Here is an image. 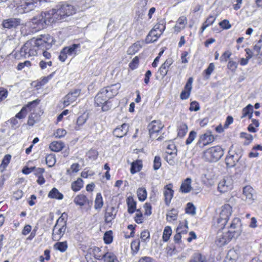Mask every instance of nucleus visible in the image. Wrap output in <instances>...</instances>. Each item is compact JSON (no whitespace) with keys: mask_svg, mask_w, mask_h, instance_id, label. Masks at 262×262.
Masks as SVG:
<instances>
[{"mask_svg":"<svg viewBox=\"0 0 262 262\" xmlns=\"http://www.w3.org/2000/svg\"><path fill=\"white\" fill-rule=\"evenodd\" d=\"M75 13L74 7L67 4H60L55 8L44 13L43 21L47 25L54 23L57 20H62L68 16Z\"/></svg>","mask_w":262,"mask_h":262,"instance_id":"obj_2","label":"nucleus"},{"mask_svg":"<svg viewBox=\"0 0 262 262\" xmlns=\"http://www.w3.org/2000/svg\"><path fill=\"white\" fill-rule=\"evenodd\" d=\"M82 187V179L78 178L77 181L72 183V189L76 192L80 190Z\"/></svg>","mask_w":262,"mask_h":262,"instance_id":"obj_42","label":"nucleus"},{"mask_svg":"<svg viewBox=\"0 0 262 262\" xmlns=\"http://www.w3.org/2000/svg\"><path fill=\"white\" fill-rule=\"evenodd\" d=\"M128 125L127 123H123L121 125L116 127L113 131L114 136L121 138L126 135L128 131Z\"/></svg>","mask_w":262,"mask_h":262,"instance_id":"obj_15","label":"nucleus"},{"mask_svg":"<svg viewBox=\"0 0 262 262\" xmlns=\"http://www.w3.org/2000/svg\"><path fill=\"white\" fill-rule=\"evenodd\" d=\"M153 168L155 170H158L161 166V159L160 156H156L154 160Z\"/></svg>","mask_w":262,"mask_h":262,"instance_id":"obj_48","label":"nucleus"},{"mask_svg":"<svg viewBox=\"0 0 262 262\" xmlns=\"http://www.w3.org/2000/svg\"><path fill=\"white\" fill-rule=\"evenodd\" d=\"M64 147V144L61 141H53L50 145L51 150L58 152L61 150Z\"/></svg>","mask_w":262,"mask_h":262,"instance_id":"obj_27","label":"nucleus"},{"mask_svg":"<svg viewBox=\"0 0 262 262\" xmlns=\"http://www.w3.org/2000/svg\"><path fill=\"white\" fill-rule=\"evenodd\" d=\"M196 137V132L194 130H191L188 135V137L186 140V144L189 145L194 140V139Z\"/></svg>","mask_w":262,"mask_h":262,"instance_id":"obj_50","label":"nucleus"},{"mask_svg":"<svg viewBox=\"0 0 262 262\" xmlns=\"http://www.w3.org/2000/svg\"><path fill=\"white\" fill-rule=\"evenodd\" d=\"M214 139L211 132L210 130H207L205 133L200 136L196 145L201 148H203L212 143Z\"/></svg>","mask_w":262,"mask_h":262,"instance_id":"obj_7","label":"nucleus"},{"mask_svg":"<svg viewBox=\"0 0 262 262\" xmlns=\"http://www.w3.org/2000/svg\"><path fill=\"white\" fill-rule=\"evenodd\" d=\"M137 195L140 201L143 202L147 198V191L145 188H139L137 190Z\"/></svg>","mask_w":262,"mask_h":262,"instance_id":"obj_34","label":"nucleus"},{"mask_svg":"<svg viewBox=\"0 0 262 262\" xmlns=\"http://www.w3.org/2000/svg\"><path fill=\"white\" fill-rule=\"evenodd\" d=\"M233 145H232L229 150L228 152V155H227L225 159V163L228 167H234L236 163L239 161L237 159L236 157H235V155H233L231 153L232 149L233 148Z\"/></svg>","mask_w":262,"mask_h":262,"instance_id":"obj_13","label":"nucleus"},{"mask_svg":"<svg viewBox=\"0 0 262 262\" xmlns=\"http://www.w3.org/2000/svg\"><path fill=\"white\" fill-rule=\"evenodd\" d=\"M65 48L69 56L75 57L81 53V45L80 43H74Z\"/></svg>","mask_w":262,"mask_h":262,"instance_id":"obj_16","label":"nucleus"},{"mask_svg":"<svg viewBox=\"0 0 262 262\" xmlns=\"http://www.w3.org/2000/svg\"><path fill=\"white\" fill-rule=\"evenodd\" d=\"M235 234V231L228 230L226 232H224L221 235L217 236L215 240V244L218 247H223L229 243Z\"/></svg>","mask_w":262,"mask_h":262,"instance_id":"obj_6","label":"nucleus"},{"mask_svg":"<svg viewBox=\"0 0 262 262\" xmlns=\"http://www.w3.org/2000/svg\"><path fill=\"white\" fill-rule=\"evenodd\" d=\"M232 213V207L230 205L225 204L222 207L220 214L213 219V225L219 230L224 229Z\"/></svg>","mask_w":262,"mask_h":262,"instance_id":"obj_3","label":"nucleus"},{"mask_svg":"<svg viewBox=\"0 0 262 262\" xmlns=\"http://www.w3.org/2000/svg\"><path fill=\"white\" fill-rule=\"evenodd\" d=\"M98 156V152L95 149L89 150L86 155V157L91 160H96Z\"/></svg>","mask_w":262,"mask_h":262,"instance_id":"obj_54","label":"nucleus"},{"mask_svg":"<svg viewBox=\"0 0 262 262\" xmlns=\"http://www.w3.org/2000/svg\"><path fill=\"white\" fill-rule=\"evenodd\" d=\"M27 112V107L24 106L20 112L16 114L15 118L19 119L24 118L26 116Z\"/></svg>","mask_w":262,"mask_h":262,"instance_id":"obj_58","label":"nucleus"},{"mask_svg":"<svg viewBox=\"0 0 262 262\" xmlns=\"http://www.w3.org/2000/svg\"><path fill=\"white\" fill-rule=\"evenodd\" d=\"M191 182L192 180L190 178H187L186 179H185L182 182L180 186V191L182 193H184L189 192L192 189V187L191 186Z\"/></svg>","mask_w":262,"mask_h":262,"instance_id":"obj_21","label":"nucleus"},{"mask_svg":"<svg viewBox=\"0 0 262 262\" xmlns=\"http://www.w3.org/2000/svg\"><path fill=\"white\" fill-rule=\"evenodd\" d=\"M75 100L74 97H73V94L69 93L64 97L63 103L64 106H67Z\"/></svg>","mask_w":262,"mask_h":262,"instance_id":"obj_43","label":"nucleus"},{"mask_svg":"<svg viewBox=\"0 0 262 262\" xmlns=\"http://www.w3.org/2000/svg\"><path fill=\"white\" fill-rule=\"evenodd\" d=\"M239 250L230 249L227 254L224 262H236L239 257Z\"/></svg>","mask_w":262,"mask_h":262,"instance_id":"obj_18","label":"nucleus"},{"mask_svg":"<svg viewBox=\"0 0 262 262\" xmlns=\"http://www.w3.org/2000/svg\"><path fill=\"white\" fill-rule=\"evenodd\" d=\"M232 181L230 178L222 180L218 184L217 189L221 193H225L232 189Z\"/></svg>","mask_w":262,"mask_h":262,"instance_id":"obj_10","label":"nucleus"},{"mask_svg":"<svg viewBox=\"0 0 262 262\" xmlns=\"http://www.w3.org/2000/svg\"><path fill=\"white\" fill-rule=\"evenodd\" d=\"M237 62L232 60H230L227 64V67L231 71L235 72L237 68Z\"/></svg>","mask_w":262,"mask_h":262,"instance_id":"obj_63","label":"nucleus"},{"mask_svg":"<svg viewBox=\"0 0 262 262\" xmlns=\"http://www.w3.org/2000/svg\"><path fill=\"white\" fill-rule=\"evenodd\" d=\"M103 205V198L101 193H98L95 200L94 208L95 209H100Z\"/></svg>","mask_w":262,"mask_h":262,"instance_id":"obj_31","label":"nucleus"},{"mask_svg":"<svg viewBox=\"0 0 262 262\" xmlns=\"http://www.w3.org/2000/svg\"><path fill=\"white\" fill-rule=\"evenodd\" d=\"M219 25L223 29H229L231 27V25H230L229 20L227 19H224L219 23Z\"/></svg>","mask_w":262,"mask_h":262,"instance_id":"obj_64","label":"nucleus"},{"mask_svg":"<svg viewBox=\"0 0 262 262\" xmlns=\"http://www.w3.org/2000/svg\"><path fill=\"white\" fill-rule=\"evenodd\" d=\"M231 55L232 53L229 50L226 51L223 53V54L220 57V60L221 62L227 61L228 59L230 58Z\"/></svg>","mask_w":262,"mask_h":262,"instance_id":"obj_53","label":"nucleus"},{"mask_svg":"<svg viewBox=\"0 0 262 262\" xmlns=\"http://www.w3.org/2000/svg\"><path fill=\"white\" fill-rule=\"evenodd\" d=\"M241 225V220L239 218L235 217L233 220L231 224L230 225V227H229L230 230H229L235 231L236 233L238 234V233H237V231L235 230V229H236L239 227H240Z\"/></svg>","mask_w":262,"mask_h":262,"instance_id":"obj_37","label":"nucleus"},{"mask_svg":"<svg viewBox=\"0 0 262 262\" xmlns=\"http://www.w3.org/2000/svg\"><path fill=\"white\" fill-rule=\"evenodd\" d=\"M224 150L220 146L211 147L204 152L206 160L209 162H216L223 156Z\"/></svg>","mask_w":262,"mask_h":262,"instance_id":"obj_4","label":"nucleus"},{"mask_svg":"<svg viewBox=\"0 0 262 262\" xmlns=\"http://www.w3.org/2000/svg\"><path fill=\"white\" fill-rule=\"evenodd\" d=\"M117 211H116V209L114 207H107L106 209V211L105 213V221L106 223H109L112 222L113 220H114L116 215Z\"/></svg>","mask_w":262,"mask_h":262,"instance_id":"obj_20","label":"nucleus"},{"mask_svg":"<svg viewBox=\"0 0 262 262\" xmlns=\"http://www.w3.org/2000/svg\"><path fill=\"white\" fill-rule=\"evenodd\" d=\"M54 247L60 252H63L67 250L68 246L66 242H58L54 245Z\"/></svg>","mask_w":262,"mask_h":262,"instance_id":"obj_44","label":"nucleus"},{"mask_svg":"<svg viewBox=\"0 0 262 262\" xmlns=\"http://www.w3.org/2000/svg\"><path fill=\"white\" fill-rule=\"evenodd\" d=\"M55 41L50 35H41V37L34 38L27 41L21 48L20 54L21 57L29 58L37 55L38 50L50 49Z\"/></svg>","mask_w":262,"mask_h":262,"instance_id":"obj_1","label":"nucleus"},{"mask_svg":"<svg viewBox=\"0 0 262 262\" xmlns=\"http://www.w3.org/2000/svg\"><path fill=\"white\" fill-rule=\"evenodd\" d=\"M173 60L172 58H167L165 62L161 65L159 69V72L161 75L162 78H163L168 72V68L173 63Z\"/></svg>","mask_w":262,"mask_h":262,"instance_id":"obj_17","label":"nucleus"},{"mask_svg":"<svg viewBox=\"0 0 262 262\" xmlns=\"http://www.w3.org/2000/svg\"><path fill=\"white\" fill-rule=\"evenodd\" d=\"M24 13H28L40 8L39 0H21L18 7Z\"/></svg>","mask_w":262,"mask_h":262,"instance_id":"obj_5","label":"nucleus"},{"mask_svg":"<svg viewBox=\"0 0 262 262\" xmlns=\"http://www.w3.org/2000/svg\"><path fill=\"white\" fill-rule=\"evenodd\" d=\"M116 256L112 252H106L102 255V259L104 262H113Z\"/></svg>","mask_w":262,"mask_h":262,"instance_id":"obj_33","label":"nucleus"},{"mask_svg":"<svg viewBox=\"0 0 262 262\" xmlns=\"http://www.w3.org/2000/svg\"><path fill=\"white\" fill-rule=\"evenodd\" d=\"M178 215V211L177 209L172 208L171 210L168 211L166 214V220L168 222L176 221L177 220Z\"/></svg>","mask_w":262,"mask_h":262,"instance_id":"obj_30","label":"nucleus"},{"mask_svg":"<svg viewBox=\"0 0 262 262\" xmlns=\"http://www.w3.org/2000/svg\"><path fill=\"white\" fill-rule=\"evenodd\" d=\"M21 24V20L18 18L11 17L4 19L2 25L3 28L7 29H13L16 28Z\"/></svg>","mask_w":262,"mask_h":262,"instance_id":"obj_9","label":"nucleus"},{"mask_svg":"<svg viewBox=\"0 0 262 262\" xmlns=\"http://www.w3.org/2000/svg\"><path fill=\"white\" fill-rule=\"evenodd\" d=\"M120 88L121 84L117 83L104 87L103 89L105 91V94L107 95V97L110 99H112L117 95Z\"/></svg>","mask_w":262,"mask_h":262,"instance_id":"obj_11","label":"nucleus"},{"mask_svg":"<svg viewBox=\"0 0 262 262\" xmlns=\"http://www.w3.org/2000/svg\"><path fill=\"white\" fill-rule=\"evenodd\" d=\"M165 28H166L165 21L164 19H162V20H161L159 23L156 24L154 26V27H153L152 30H153L156 32L158 30H159L160 32V33L162 34L163 33V32L164 31Z\"/></svg>","mask_w":262,"mask_h":262,"instance_id":"obj_32","label":"nucleus"},{"mask_svg":"<svg viewBox=\"0 0 262 262\" xmlns=\"http://www.w3.org/2000/svg\"><path fill=\"white\" fill-rule=\"evenodd\" d=\"M67 134V131L62 128H59L57 129L54 135L56 138H61L64 137Z\"/></svg>","mask_w":262,"mask_h":262,"instance_id":"obj_61","label":"nucleus"},{"mask_svg":"<svg viewBox=\"0 0 262 262\" xmlns=\"http://www.w3.org/2000/svg\"><path fill=\"white\" fill-rule=\"evenodd\" d=\"M196 208L192 203L189 202L187 204L186 208V213L187 214L194 215L196 213Z\"/></svg>","mask_w":262,"mask_h":262,"instance_id":"obj_45","label":"nucleus"},{"mask_svg":"<svg viewBox=\"0 0 262 262\" xmlns=\"http://www.w3.org/2000/svg\"><path fill=\"white\" fill-rule=\"evenodd\" d=\"M11 158V156L10 155H6L3 158L2 164L1 165V167L3 169H5L9 163L10 160Z\"/></svg>","mask_w":262,"mask_h":262,"instance_id":"obj_56","label":"nucleus"},{"mask_svg":"<svg viewBox=\"0 0 262 262\" xmlns=\"http://www.w3.org/2000/svg\"><path fill=\"white\" fill-rule=\"evenodd\" d=\"M141 48L142 46L141 45L140 41H138L134 43L132 46L129 47L127 51V53L128 55H134Z\"/></svg>","mask_w":262,"mask_h":262,"instance_id":"obj_28","label":"nucleus"},{"mask_svg":"<svg viewBox=\"0 0 262 262\" xmlns=\"http://www.w3.org/2000/svg\"><path fill=\"white\" fill-rule=\"evenodd\" d=\"M140 242L139 238L134 239L130 244V247L133 254H136L138 253L140 249Z\"/></svg>","mask_w":262,"mask_h":262,"instance_id":"obj_36","label":"nucleus"},{"mask_svg":"<svg viewBox=\"0 0 262 262\" xmlns=\"http://www.w3.org/2000/svg\"><path fill=\"white\" fill-rule=\"evenodd\" d=\"M214 69V64L213 63H210L207 68L204 70V72L205 73L206 76L207 77H209L211 74L212 72Z\"/></svg>","mask_w":262,"mask_h":262,"instance_id":"obj_62","label":"nucleus"},{"mask_svg":"<svg viewBox=\"0 0 262 262\" xmlns=\"http://www.w3.org/2000/svg\"><path fill=\"white\" fill-rule=\"evenodd\" d=\"M143 167L142 161L141 160H137L131 164L130 171L133 174L140 171Z\"/></svg>","mask_w":262,"mask_h":262,"instance_id":"obj_23","label":"nucleus"},{"mask_svg":"<svg viewBox=\"0 0 262 262\" xmlns=\"http://www.w3.org/2000/svg\"><path fill=\"white\" fill-rule=\"evenodd\" d=\"M243 152L244 150L241 146H236L233 154L235 155L237 160H240L243 156Z\"/></svg>","mask_w":262,"mask_h":262,"instance_id":"obj_49","label":"nucleus"},{"mask_svg":"<svg viewBox=\"0 0 262 262\" xmlns=\"http://www.w3.org/2000/svg\"><path fill=\"white\" fill-rule=\"evenodd\" d=\"M40 100L36 99L31 102H29L25 107H27V110L31 111L33 108H35L39 103Z\"/></svg>","mask_w":262,"mask_h":262,"instance_id":"obj_52","label":"nucleus"},{"mask_svg":"<svg viewBox=\"0 0 262 262\" xmlns=\"http://www.w3.org/2000/svg\"><path fill=\"white\" fill-rule=\"evenodd\" d=\"M127 211L129 214H133L136 210L137 202L132 196H128L126 200Z\"/></svg>","mask_w":262,"mask_h":262,"instance_id":"obj_24","label":"nucleus"},{"mask_svg":"<svg viewBox=\"0 0 262 262\" xmlns=\"http://www.w3.org/2000/svg\"><path fill=\"white\" fill-rule=\"evenodd\" d=\"M250 113H253V106L252 104H249L246 107H245L242 110V116L241 118H244L247 117Z\"/></svg>","mask_w":262,"mask_h":262,"instance_id":"obj_40","label":"nucleus"},{"mask_svg":"<svg viewBox=\"0 0 262 262\" xmlns=\"http://www.w3.org/2000/svg\"><path fill=\"white\" fill-rule=\"evenodd\" d=\"M94 251V259L100 260L102 259V255L103 253H101L100 248L97 247H93Z\"/></svg>","mask_w":262,"mask_h":262,"instance_id":"obj_55","label":"nucleus"},{"mask_svg":"<svg viewBox=\"0 0 262 262\" xmlns=\"http://www.w3.org/2000/svg\"><path fill=\"white\" fill-rule=\"evenodd\" d=\"M161 35V34H158L156 33V31L151 29L147 35L145 42L147 44L154 42L158 40Z\"/></svg>","mask_w":262,"mask_h":262,"instance_id":"obj_22","label":"nucleus"},{"mask_svg":"<svg viewBox=\"0 0 262 262\" xmlns=\"http://www.w3.org/2000/svg\"><path fill=\"white\" fill-rule=\"evenodd\" d=\"M188 229V223L187 221H186L185 225H182L180 223L178 227L177 228L176 231L179 232L181 234H185L187 232V230Z\"/></svg>","mask_w":262,"mask_h":262,"instance_id":"obj_47","label":"nucleus"},{"mask_svg":"<svg viewBox=\"0 0 262 262\" xmlns=\"http://www.w3.org/2000/svg\"><path fill=\"white\" fill-rule=\"evenodd\" d=\"M66 226L59 225L57 228L54 227L53 229L52 238L54 241H58L66 232Z\"/></svg>","mask_w":262,"mask_h":262,"instance_id":"obj_19","label":"nucleus"},{"mask_svg":"<svg viewBox=\"0 0 262 262\" xmlns=\"http://www.w3.org/2000/svg\"><path fill=\"white\" fill-rule=\"evenodd\" d=\"M189 262H207V260L205 255L195 252L191 256Z\"/></svg>","mask_w":262,"mask_h":262,"instance_id":"obj_26","label":"nucleus"},{"mask_svg":"<svg viewBox=\"0 0 262 262\" xmlns=\"http://www.w3.org/2000/svg\"><path fill=\"white\" fill-rule=\"evenodd\" d=\"M172 233V229L170 226H166L165 227L163 235H162V239L164 242H167Z\"/></svg>","mask_w":262,"mask_h":262,"instance_id":"obj_35","label":"nucleus"},{"mask_svg":"<svg viewBox=\"0 0 262 262\" xmlns=\"http://www.w3.org/2000/svg\"><path fill=\"white\" fill-rule=\"evenodd\" d=\"M67 214L63 213L57 220L56 224L55 225V228H57L59 225L66 226L67 221L65 220V217H67Z\"/></svg>","mask_w":262,"mask_h":262,"instance_id":"obj_41","label":"nucleus"},{"mask_svg":"<svg viewBox=\"0 0 262 262\" xmlns=\"http://www.w3.org/2000/svg\"><path fill=\"white\" fill-rule=\"evenodd\" d=\"M253 191V189L249 186H245L243 188V194L245 196L246 200L250 203L254 200Z\"/></svg>","mask_w":262,"mask_h":262,"instance_id":"obj_25","label":"nucleus"},{"mask_svg":"<svg viewBox=\"0 0 262 262\" xmlns=\"http://www.w3.org/2000/svg\"><path fill=\"white\" fill-rule=\"evenodd\" d=\"M38 120V116L34 114H31L29 116L28 120V124L30 126H33Z\"/></svg>","mask_w":262,"mask_h":262,"instance_id":"obj_51","label":"nucleus"},{"mask_svg":"<svg viewBox=\"0 0 262 262\" xmlns=\"http://www.w3.org/2000/svg\"><path fill=\"white\" fill-rule=\"evenodd\" d=\"M68 55V53L67 51L66 48H63L60 52V55H59L58 58L59 59L62 61L64 62L67 58Z\"/></svg>","mask_w":262,"mask_h":262,"instance_id":"obj_59","label":"nucleus"},{"mask_svg":"<svg viewBox=\"0 0 262 262\" xmlns=\"http://www.w3.org/2000/svg\"><path fill=\"white\" fill-rule=\"evenodd\" d=\"M188 131V126L185 123L181 124L178 128V136L183 138L185 136Z\"/></svg>","mask_w":262,"mask_h":262,"instance_id":"obj_38","label":"nucleus"},{"mask_svg":"<svg viewBox=\"0 0 262 262\" xmlns=\"http://www.w3.org/2000/svg\"><path fill=\"white\" fill-rule=\"evenodd\" d=\"M46 164L49 166L52 167L54 165L56 160L53 155H49L46 158Z\"/></svg>","mask_w":262,"mask_h":262,"instance_id":"obj_46","label":"nucleus"},{"mask_svg":"<svg viewBox=\"0 0 262 262\" xmlns=\"http://www.w3.org/2000/svg\"><path fill=\"white\" fill-rule=\"evenodd\" d=\"M110 99L107 97V95L105 94V91L101 89L98 93L95 98V103L96 106H100V105Z\"/></svg>","mask_w":262,"mask_h":262,"instance_id":"obj_14","label":"nucleus"},{"mask_svg":"<svg viewBox=\"0 0 262 262\" xmlns=\"http://www.w3.org/2000/svg\"><path fill=\"white\" fill-rule=\"evenodd\" d=\"M48 197L52 199L62 200L63 195L57 189L53 188L48 193Z\"/></svg>","mask_w":262,"mask_h":262,"instance_id":"obj_29","label":"nucleus"},{"mask_svg":"<svg viewBox=\"0 0 262 262\" xmlns=\"http://www.w3.org/2000/svg\"><path fill=\"white\" fill-rule=\"evenodd\" d=\"M163 125L159 120H153L148 125V129L150 138L154 139L155 134L158 133L163 127Z\"/></svg>","mask_w":262,"mask_h":262,"instance_id":"obj_8","label":"nucleus"},{"mask_svg":"<svg viewBox=\"0 0 262 262\" xmlns=\"http://www.w3.org/2000/svg\"><path fill=\"white\" fill-rule=\"evenodd\" d=\"M200 106L198 102L196 101H192L190 104L189 110L191 112H196L200 110Z\"/></svg>","mask_w":262,"mask_h":262,"instance_id":"obj_57","label":"nucleus"},{"mask_svg":"<svg viewBox=\"0 0 262 262\" xmlns=\"http://www.w3.org/2000/svg\"><path fill=\"white\" fill-rule=\"evenodd\" d=\"M241 137L245 138L247 141H245L244 143V145H248L253 140V137L251 135L247 134L246 133H241Z\"/></svg>","mask_w":262,"mask_h":262,"instance_id":"obj_60","label":"nucleus"},{"mask_svg":"<svg viewBox=\"0 0 262 262\" xmlns=\"http://www.w3.org/2000/svg\"><path fill=\"white\" fill-rule=\"evenodd\" d=\"M172 188V184H168L164 187L163 194L164 196V201L166 205L167 206L170 205L171 199L173 196L174 191Z\"/></svg>","mask_w":262,"mask_h":262,"instance_id":"obj_12","label":"nucleus"},{"mask_svg":"<svg viewBox=\"0 0 262 262\" xmlns=\"http://www.w3.org/2000/svg\"><path fill=\"white\" fill-rule=\"evenodd\" d=\"M113 240V231L109 230L106 231L104 234L103 241L105 244H110Z\"/></svg>","mask_w":262,"mask_h":262,"instance_id":"obj_39","label":"nucleus"}]
</instances>
